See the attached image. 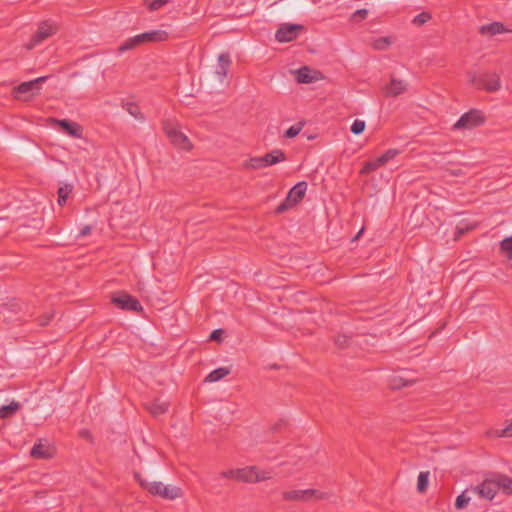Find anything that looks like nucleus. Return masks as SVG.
I'll use <instances>...</instances> for the list:
<instances>
[{
  "label": "nucleus",
  "instance_id": "1",
  "mask_svg": "<svg viewBox=\"0 0 512 512\" xmlns=\"http://www.w3.org/2000/svg\"><path fill=\"white\" fill-rule=\"evenodd\" d=\"M221 476L228 479L243 481V482H259L271 478L269 472L259 470L255 466H249L244 468L228 469L221 473Z\"/></svg>",
  "mask_w": 512,
  "mask_h": 512
},
{
  "label": "nucleus",
  "instance_id": "2",
  "mask_svg": "<svg viewBox=\"0 0 512 512\" xmlns=\"http://www.w3.org/2000/svg\"><path fill=\"white\" fill-rule=\"evenodd\" d=\"M140 485L149 493L160 496L168 500L180 498L183 495L181 488L174 485H165L158 481L139 480Z\"/></svg>",
  "mask_w": 512,
  "mask_h": 512
},
{
  "label": "nucleus",
  "instance_id": "3",
  "mask_svg": "<svg viewBox=\"0 0 512 512\" xmlns=\"http://www.w3.org/2000/svg\"><path fill=\"white\" fill-rule=\"evenodd\" d=\"M471 491L482 499L492 501L499 491L496 473L488 474L479 485L471 487Z\"/></svg>",
  "mask_w": 512,
  "mask_h": 512
},
{
  "label": "nucleus",
  "instance_id": "4",
  "mask_svg": "<svg viewBox=\"0 0 512 512\" xmlns=\"http://www.w3.org/2000/svg\"><path fill=\"white\" fill-rule=\"evenodd\" d=\"M283 496L287 500L298 502H309L311 500H323L327 498V494L316 489H291L283 492Z\"/></svg>",
  "mask_w": 512,
  "mask_h": 512
},
{
  "label": "nucleus",
  "instance_id": "5",
  "mask_svg": "<svg viewBox=\"0 0 512 512\" xmlns=\"http://www.w3.org/2000/svg\"><path fill=\"white\" fill-rule=\"evenodd\" d=\"M46 79L47 77H39L15 87L13 90L15 98L24 101L30 100L33 96L39 93L41 84L44 83Z\"/></svg>",
  "mask_w": 512,
  "mask_h": 512
},
{
  "label": "nucleus",
  "instance_id": "6",
  "mask_svg": "<svg viewBox=\"0 0 512 512\" xmlns=\"http://www.w3.org/2000/svg\"><path fill=\"white\" fill-rule=\"evenodd\" d=\"M291 74L294 76L296 82L300 84H312L325 79L321 71L309 66L292 70Z\"/></svg>",
  "mask_w": 512,
  "mask_h": 512
},
{
  "label": "nucleus",
  "instance_id": "7",
  "mask_svg": "<svg viewBox=\"0 0 512 512\" xmlns=\"http://www.w3.org/2000/svg\"><path fill=\"white\" fill-rule=\"evenodd\" d=\"M307 191V183L302 181L297 183L290 189L285 201L279 205L277 211L283 212L293 206L297 205L305 196Z\"/></svg>",
  "mask_w": 512,
  "mask_h": 512
},
{
  "label": "nucleus",
  "instance_id": "8",
  "mask_svg": "<svg viewBox=\"0 0 512 512\" xmlns=\"http://www.w3.org/2000/svg\"><path fill=\"white\" fill-rule=\"evenodd\" d=\"M408 81L400 78L395 74H391L389 81L382 87V92L385 97H398L408 90Z\"/></svg>",
  "mask_w": 512,
  "mask_h": 512
},
{
  "label": "nucleus",
  "instance_id": "9",
  "mask_svg": "<svg viewBox=\"0 0 512 512\" xmlns=\"http://www.w3.org/2000/svg\"><path fill=\"white\" fill-rule=\"evenodd\" d=\"M230 65L231 59L229 55L226 53L219 54L211 72L212 81L217 84H223Z\"/></svg>",
  "mask_w": 512,
  "mask_h": 512
},
{
  "label": "nucleus",
  "instance_id": "10",
  "mask_svg": "<svg viewBox=\"0 0 512 512\" xmlns=\"http://www.w3.org/2000/svg\"><path fill=\"white\" fill-rule=\"evenodd\" d=\"M303 30V26L292 23H282L279 25L275 38L279 43H287L294 41L299 33Z\"/></svg>",
  "mask_w": 512,
  "mask_h": 512
},
{
  "label": "nucleus",
  "instance_id": "11",
  "mask_svg": "<svg viewBox=\"0 0 512 512\" xmlns=\"http://www.w3.org/2000/svg\"><path fill=\"white\" fill-rule=\"evenodd\" d=\"M165 132L171 143L179 149L190 150L192 145L188 137L174 124H166Z\"/></svg>",
  "mask_w": 512,
  "mask_h": 512
},
{
  "label": "nucleus",
  "instance_id": "12",
  "mask_svg": "<svg viewBox=\"0 0 512 512\" xmlns=\"http://www.w3.org/2000/svg\"><path fill=\"white\" fill-rule=\"evenodd\" d=\"M111 300L115 305H117L121 309L136 312L142 311V306L137 301V299H135L134 297L127 293H116L112 296Z\"/></svg>",
  "mask_w": 512,
  "mask_h": 512
},
{
  "label": "nucleus",
  "instance_id": "13",
  "mask_svg": "<svg viewBox=\"0 0 512 512\" xmlns=\"http://www.w3.org/2000/svg\"><path fill=\"white\" fill-rule=\"evenodd\" d=\"M484 122L483 115L477 110L464 114L454 125L456 129H472Z\"/></svg>",
  "mask_w": 512,
  "mask_h": 512
},
{
  "label": "nucleus",
  "instance_id": "14",
  "mask_svg": "<svg viewBox=\"0 0 512 512\" xmlns=\"http://www.w3.org/2000/svg\"><path fill=\"white\" fill-rule=\"evenodd\" d=\"M57 27L54 23L44 22L39 26L38 32L32 38V40L27 44V49L34 48L37 44L53 35L56 31Z\"/></svg>",
  "mask_w": 512,
  "mask_h": 512
},
{
  "label": "nucleus",
  "instance_id": "15",
  "mask_svg": "<svg viewBox=\"0 0 512 512\" xmlns=\"http://www.w3.org/2000/svg\"><path fill=\"white\" fill-rule=\"evenodd\" d=\"M53 123L59 126L67 135L73 138H82L83 129L82 127L68 120H53Z\"/></svg>",
  "mask_w": 512,
  "mask_h": 512
},
{
  "label": "nucleus",
  "instance_id": "16",
  "mask_svg": "<svg viewBox=\"0 0 512 512\" xmlns=\"http://www.w3.org/2000/svg\"><path fill=\"white\" fill-rule=\"evenodd\" d=\"M55 450L48 442L40 441L31 450V456L36 459H49L53 457Z\"/></svg>",
  "mask_w": 512,
  "mask_h": 512
},
{
  "label": "nucleus",
  "instance_id": "17",
  "mask_svg": "<svg viewBox=\"0 0 512 512\" xmlns=\"http://www.w3.org/2000/svg\"><path fill=\"white\" fill-rule=\"evenodd\" d=\"M479 32L484 36L491 37L494 35L511 32V30L504 26L502 23L494 22L482 25L479 29Z\"/></svg>",
  "mask_w": 512,
  "mask_h": 512
},
{
  "label": "nucleus",
  "instance_id": "18",
  "mask_svg": "<svg viewBox=\"0 0 512 512\" xmlns=\"http://www.w3.org/2000/svg\"><path fill=\"white\" fill-rule=\"evenodd\" d=\"M481 87L489 92L498 91L501 88V80L499 75L494 73H484Z\"/></svg>",
  "mask_w": 512,
  "mask_h": 512
},
{
  "label": "nucleus",
  "instance_id": "19",
  "mask_svg": "<svg viewBox=\"0 0 512 512\" xmlns=\"http://www.w3.org/2000/svg\"><path fill=\"white\" fill-rule=\"evenodd\" d=\"M144 43L161 42L168 38V33L163 30H154L140 34Z\"/></svg>",
  "mask_w": 512,
  "mask_h": 512
},
{
  "label": "nucleus",
  "instance_id": "20",
  "mask_svg": "<svg viewBox=\"0 0 512 512\" xmlns=\"http://www.w3.org/2000/svg\"><path fill=\"white\" fill-rule=\"evenodd\" d=\"M499 491L506 495H512V478L505 474L496 473Z\"/></svg>",
  "mask_w": 512,
  "mask_h": 512
},
{
  "label": "nucleus",
  "instance_id": "21",
  "mask_svg": "<svg viewBox=\"0 0 512 512\" xmlns=\"http://www.w3.org/2000/svg\"><path fill=\"white\" fill-rule=\"evenodd\" d=\"M230 373V369L227 367H220L218 369L213 370L210 372L207 377L205 378V382L208 383H214L221 379H223L225 376H227Z\"/></svg>",
  "mask_w": 512,
  "mask_h": 512
},
{
  "label": "nucleus",
  "instance_id": "22",
  "mask_svg": "<svg viewBox=\"0 0 512 512\" xmlns=\"http://www.w3.org/2000/svg\"><path fill=\"white\" fill-rule=\"evenodd\" d=\"M473 492L471 491V489H466L464 490L455 500V508L458 509V510H463L465 509L468 504L470 503L472 497H471V494Z\"/></svg>",
  "mask_w": 512,
  "mask_h": 512
},
{
  "label": "nucleus",
  "instance_id": "23",
  "mask_svg": "<svg viewBox=\"0 0 512 512\" xmlns=\"http://www.w3.org/2000/svg\"><path fill=\"white\" fill-rule=\"evenodd\" d=\"M265 167L274 165L280 161L285 160V154L280 150L272 151L271 153L263 156Z\"/></svg>",
  "mask_w": 512,
  "mask_h": 512
},
{
  "label": "nucleus",
  "instance_id": "24",
  "mask_svg": "<svg viewBox=\"0 0 512 512\" xmlns=\"http://www.w3.org/2000/svg\"><path fill=\"white\" fill-rule=\"evenodd\" d=\"M393 44L391 37H378L371 42V46L378 51H385Z\"/></svg>",
  "mask_w": 512,
  "mask_h": 512
},
{
  "label": "nucleus",
  "instance_id": "25",
  "mask_svg": "<svg viewBox=\"0 0 512 512\" xmlns=\"http://www.w3.org/2000/svg\"><path fill=\"white\" fill-rule=\"evenodd\" d=\"M144 44L142 38H141V35H136L134 37H131L129 39H127L120 47H119V51L120 52H125L127 50H130V49H134L135 47L139 46V45H142Z\"/></svg>",
  "mask_w": 512,
  "mask_h": 512
},
{
  "label": "nucleus",
  "instance_id": "26",
  "mask_svg": "<svg viewBox=\"0 0 512 512\" xmlns=\"http://www.w3.org/2000/svg\"><path fill=\"white\" fill-rule=\"evenodd\" d=\"M73 190V186L71 184H61L58 188V204L60 206L64 205L69 195Z\"/></svg>",
  "mask_w": 512,
  "mask_h": 512
},
{
  "label": "nucleus",
  "instance_id": "27",
  "mask_svg": "<svg viewBox=\"0 0 512 512\" xmlns=\"http://www.w3.org/2000/svg\"><path fill=\"white\" fill-rule=\"evenodd\" d=\"M399 154H400V151L398 149H389L384 154L379 156L376 159V161H377V163H378V165L380 167V166L385 165L389 161L393 160Z\"/></svg>",
  "mask_w": 512,
  "mask_h": 512
},
{
  "label": "nucleus",
  "instance_id": "28",
  "mask_svg": "<svg viewBox=\"0 0 512 512\" xmlns=\"http://www.w3.org/2000/svg\"><path fill=\"white\" fill-rule=\"evenodd\" d=\"M429 472H420L417 479V490L420 493H424L428 488Z\"/></svg>",
  "mask_w": 512,
  "mask_h": 512
},
{
  "label": "nucleus",
  "instance_id": "29",
  "mask_svg": "<svg viewBox=\"0 0 512 512\" xmlns=\"http://www.w3.org/2000/svg\"><path fill=\"white\" fill-rule=\"evenodd\" d=\"M19 408V404L16 402H12L8 405H4L0 408V417L7 418L14 414Z\"/></svg>",
  "mask_w": 512,
  "mask_h": 512
},
{
  "label": "nucleus",
  "instance_id": "30",
  "mask_svg": "<svg viewBox=\"0 0 512 512\" xmlns=\"http://www.w3.org/2000/svg\"><path fill=\"white\" fill-rule=\"evenodd\" d=\"M500 249L507 258L512 259V236L501 242Z\"/></svg>",
  "mask_w": 512,
  "mask_h": 512
},
{
  "label": "nucleus",
  "instance_id": "31",
  "mask_svg": "<svg viewBox=\"0 0 512 512\" xmlns=\"http://www.w3.org/2000/svg\"><path fill=\"white\" fill-rule=\"evenodd\" d=\"M366 128V123L364 120L361 119H355L351 125V132L354 135H360L364 132Z\"/></svg>",
  "mask_w": 512,
  "mask_h": 512
},
{
  "label": "nucleus",
  "instance_id": "32",
  "mask_svg": "<svg viewBox=\"0 0 512 512\" xmlns=\"http://www.w3.org/2000/svg\"><path fill=\"white\" fill-rule=\"evenodd\" d=\"M245 167L248 169H262L265 167L263 157H255L251 158L246 164Z\"/></svg>",
  "mask_w": 512,
  "mask_h": 512
},
{
  "label": "nucleus",
  "instance_id": "33",
  "mask_svg": "<svg viewBox=\"0 0 512 512\" xmlns=\"http://www.w3.org/2000/svg\"><path fill=\"white\" fill-rule=\"evenodd\" d=\"M149 409H150L151 413H153L154 415L162 414V413L166 412V410H167V403L158 400V401H155L150 406Z\"/></svg>",
  "mask_w": 512,
  "mask_h": 512
},
{
  "label": "nucleus",
  "instance_id": "34",
  "mask_svg": "<svg viewBox=\"0 0 512 512\" xmlns=\"http://www.w3.org/2000/svg\"><path fill=\"white\" fill-rule=\"evenodd\" d=\"M493 435L495 437H512V419L504 429L494 431Z\"/></svg>",
  "mask_w": 512,
  "mask_h": 512
},
{
  "label": "nucleus",
  "instance_id": "35",
  "mask_svg": "<svg viewBox=\"0 0 512 512\" xmlns=\"http://www.w3.org/2000/svg\"><path fill=\"white\" fill-rule=\"evenodd\" d=\"M430 19H431V15L429 13L422 12V13L418 14L417 16H415L413 18L412 22L415 25L421 26V25L425 24L426 22H428Z\"/></svg>",
  "mask_w": 512,
  "mask_h": 512
},
{
  "label": "nucleus",
  "instance_id": "36",
  "mask_svg": "<svg viewBox=\"0 0 512 512\" xmlns=\"http://www.w3.org/2000/svg\"><path fill=\"white\" fill-rule=\"evenodd\" d=\"M169 0H145V4L151 9V10H158L163 5H165Z\"/></svg>",
  "mask_w": 512,
  "mask_h": 512
},
{
  "label": "nucleus",
  "instance_id": "37",
  "mask_svg": "<svg viewBox=\"0 0 512 512\" xmlns=\"http://www.w3.org/2000/svg\"><path fill=\"white\" fill-rule=\"evenodd\" d=\"M302 127L303 125L301 123L291 126L289 129L286 130L285 136L288 138H293L297 136L302 130Z\"/></svg>",
  "mask_w": 512,
  "mask_h": 512
},
{
  "label": "nucleus",
  "instance_id": "38",
  "mask_svg": "<svg viewBox=\"0 0 512 512\" xmlns=\"http://www.w3.org/2000/svg\"><path fill=\"white\" fill-rule=\"evenodd\" d=\"M468 77L472 85L481 86L483 81V74L480 75L475 72H470Z\"/></svg>",
  "mask_w": 512,
  "mask_h": 512
},
{
  "label": "nucleus",
  "instance_id": "39",
  "mask_svg": "<svg viewBox=\"0 0 512 512\" xmlns=\"http://www.w3.org/2000/svg\"><path fill=\"white\" fill-rule=\"evenodd\" d=\"M408 384V381L404 380L402 377L400 376H395L393 377L392 381H391V386L392 388L394 389H399L401 387H404Z\"/></svg>",
  "mask_w": 512,
  "mask_h": 512
},
{
  "label": "nucleus",
  "instance_id": "40",
  "mask_svg": "<svg viewBox=\"0 0 512 512\" xmlns=\"http://www.w3.org/2000/svg\"><path fill=\"white\" fill-rule=\"evenodd\" d=\"M378 167H379V165L376 160L374 162H367L364 164V166L361 170V173L362 174L369 173L370 171L375 170Z\"/></svg>",
  "mask_w": 512,
  "mask_h": 512
},
{
  "label": "nucleus",
  "instance_id": "41",
  "mask_svg": "<svg viewBox=\"0 0 512 512\" xmlns=\"http://www.w3.org/2000/svg\"><path fill=\"white\" fill-rule=\"evenodd\" d=\"M368 16V10L360 9L353 13L352 19H365Z\"/></svg>",
  "mask_w": 512,
  "mask_h": 512
},
{
  "label": "nucleus",
  "instance_id": "42",
  "mask_svg": "<svg viewBox=\"0 0 512 512\" xmlns=\"http://www.w3.org/2000/svg\"><path fill=\"white\" fill-rule=\"evenodd\" d=\"M223 334H224V331L222 329L214 330L210 335V339L213 341L220 342L222 340Z\"/></svg>",
  "mask_w": 512,
  "mask_h": 512
},
{
  "label": "nucleus",
  "instance_id": "43",
  "mask_svg": "<svg viewBox=\"0 0 512 512\" xmlns=\"http://www.w3.org/2000/svg\"><path fill=\"white\" fill-rule=\"evenodd\" d=\"M127 111H128V113H129L130 115H132V116H133V117H135V118H138V119H141V118H142V117H141V114H140V112H139L138 107H136V106H134V105H129V106L127 107Z\"/></svg>",
  "mask_w": 512,
  "mask_h": 512
},
{
  "label": "nucleus",
  "instance_id": "44",
  "mask_svg": "<svg viewBox=\"0 0 512 512\" xmlns=\"http://www.w3.org/2000/svg\"><path fill=\"white\" fill-rule=\"evenodd\" d=\"M469 229H470V227H468V226H466V227H458L457 228V234L461 235V234L465 233Z\"/></svg>",
  "mask_w": 512,
  "mask_h": 512
},
{
  "label": "nucleus",
  "instance_id": "45",
  "mask_svg": "<svg viewBox=\"0 0 512 512\" xmlns=\"http://www.w3.org/2000/svg\"><path fill=\"white\" fill-rule=\"evenodd\" d=\"M90 230H91V228H90L89 226L84 227V228L81 230V235H82V236H86V235H88V234L90 233Z\"/></svg>",
  "mask_w": 512,
  "mask_h": 512
},
{
  "label": "nucleus",
  "instance_id": "46",
  "mask_svg": "<svg viewBox=\"0 0 512 512\" xmlns=\"http://www.w3.org/2000/svg\"><path fill=\"white\" fill-rule=\"evenodd\" d=\"M363 230H364V229L362 228V229L357 233V235L355 236V240H357V239L360 237V235L363 233Z\"/></svg>",
  "mask_w": 512,
  "mask_h": 512
}]
</instances>
